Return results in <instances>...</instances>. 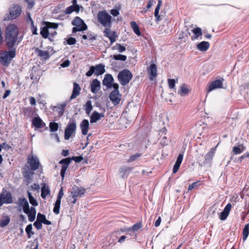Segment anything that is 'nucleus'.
Returning a JSON list of instances; mask_svg holds the SVG:
<instances>
[{
	"label": "nucleus",
	"mask_w": 249,
	"mask_h": 249,
	"mask_svg": "<svg viewBox=\"0 0 249 249\" xmlns=\"http://www.w3.org/2000/svg\"><path fill=\"white\" fill-rule=\"evenodd\" d=\"M189 92V90L187 87V85L183 84L180 87V89L178 90V94L181 96L186 95Z\"/></svg>",
	"instance_id": "obj_31"
},
{
	"label": "nucleus",
	"mask_w": 249,
	"mask_h": 249,
	"mask_svg": "<svg viewBox=\"0 0 249 249\" xmlns=\"http://www.w3.org/2000/svg\"><path fill=\"white\" fill-rule=\"evenodd\" d=\"M193 33L195 34V37H192L193 40L194 39H197L199 36L202 35V31L200 28L197 27L193 30Z\"/></svg>",
	"instance_id": "obj_44"
},
{
	"label": "nucleus",
	"mask_w": 249,
	"mask_h": 249,
	"mask_svg": "<svg viewBox=\"0 0 249 249\" xmlns=\"http://www.w3.org/2000/svg\"><path fill=\"white\" fill-rule=\"evenodd\" d=\"M18 29L14 24H10L6 28L5 42L8 49H12L18 46L19 41H18Z\"/></svg>",
	"instance_id": "obj_1"
},
{
	"label": "nucleus",
	"mask_w": 249,
	"mask_h": 249,
	"mask_svg": "<svg viewBox=\"0 0 249 249\" xmlns=\"http://www.w3.org/2000/svg\"><path fill=\"white\" fill-rule=\"evenodd\" d=\"M9 18L11 19H16L21 14V7L19 5L15 4L9 9Z\"/></svg>",
	"instance_id": "obj_10"
},
{
	"label": "nucleus",
	"mask_w": 249,
	"mask_h": 249,
	"mask_svg": "<svg viewBox=\"0 0 249 249\" xmlns=\"http://www.w3.org/2000/svg\"><path fill=\"white\" fill-rule=\"evenodd\" d=\"M66 41L67 44L69 45H74L76 43V39L72 37L68 38Z\"/></svg>",
	"instance_id": "obj_56"
},
{
	"label": "nucleus",
	"mask_w": 249,
	"mask_h": 249,
	"mask_svg": "<svg viewBox=\"0 0 249 249\" xmlns=\"http://www.w3.org/2000/svg\"><path fill=\"white\" fill-rule=\"evenodd\" d=\"M24 170L22 171V174L23 177L26 178V180L30 182L33 178L34 175L33 171L29 169L28 166L23 168Z\"/></svg>",
	"instance_id": "obj_20"
},
{
	"label": "nucleus",
	"mask_w": 249,
	"mask_h": 249,
	"mask_svg": "<svg viewBox=\"0 0 249 249\" xmlns=\"http://www.w3.org/2000/svg\"><path fill=\"white\" fill-rule=\"evenodd\" d=\"M76 128V122L75 119H71L65 130L64 138L66 140H69L72 134L75 131Z\"/></svg>",
	"instance_id": "obj_6"
},
{
	"label": "nucleus",
	"mask_w": 249,
	"mask_h": 249,
	"mask_svg": "<svg viewBox=\"0 0 249 249\" xmlns=\"http://www.w3.org/2000/svg\"><path fill=\"white\" fill-rule=\"evenodd\" d=\"M147 71L149 74V79L150 80H153V79L157 76V65L154 63L151 64L150 67L148 68Z\"/></svg>",
	"instance_id": "obj_15"
},
{
	"label": "nucleus",
	"mask_w": 249,
	"mask_h": 249,
	"mask_svg": "<svg viewBox=\"0 0 249 249\" xmlns=\"http://www.w3.org/2000/svg\"><path fill=\"white\" fill-rule=\"evenodd\" d=\"M71 159L70 158H67L61 160L59 161V163L62 164L61 169L60 171V176L62 178H64L65 172L69 165L71 163Z\"/></svg>",
	"instance_id": "obj_12"
},
{
	"label": "nucleus",
	"mask_w": 249,
	"mask_h": 249,
	"mask_svg": "<svg viewBox=\"0 0 249 249\" xmlns=\"http://www.w3.org/2000/svg\"><path fill=\"white\" fill-rule=\"evenodd\" d=\"M89 122L87 119H84L80 124L81 129V133L83 135H86L88 134L89 129Z\"/></svg>",
	"instance_id": "obj_22"
},
{
	"label": "nucleus",
	"mask_w": 249,
	"mask_h": 249,
	"mask_svg": "<svg viewBox=\"0 0 249 249\" xmlns=\"http://www.w3.org/2000/svg\"><path fill=\"white\" fill-rule=\"evenodd\" d=\"M133 167L127 166H123L120 169V173L121 174V177L123 178H126L128 174L133 170Z\"/></svg>",
	"instance_id": "obj_27"
},
{
	"label": "nucleus",
	"mask_w": 249,
	"mask_h": 249,
	"mask_svg": "<svg viewBox=\"0 0 249 249\" xmlns=\"http://www.w3.org/2000/svg\"><path fill=\"white\" fill-rule=\"evenodd\" d=\"M216 147L217 146H216L215 147L212 148L205 155V160L202 163L203 165L210 164L212 162L213 157L215 153Z\"/></svg>",
	"instance_id": "obj_13"
},
{
	"label": "nucleus",
	"mask_w": 249,
	"mask_h": 249,
	"mask_svg": "<svg viewBox=\"0 0 249 249\" xmlns=\"http://www.w3.org/2000/svg\"><path fill=\"white\" fill-rule=\"evenodd\" d=\"M73 90L70 97L71 100L76 98L77 96L80 94L81 91V88L78 84L74 82L73 83Z\"/></svg>",
	"instance_id": "obj_24"
},
{
	"label": "nucleus",
	"mask_w": 249,
	"mask_h": 249,
	"mask_svg": "<svg viewBox=\"0 0 249 249\" xmlns=\"http://www.w3.org/2000/svg\"><path fill=\"white\" fill-rule=\"evenodd\" d=\"M51 132H55L58 128V124L55 122H51L49 124Z\"/></svg>",
	"instance_id": "obj_49"
},
{
	"label": "nucleus",
	"mask_w": 249,
	"mask_h": 249,
	"mask_svg": "<svg viewBox=\"0 0 249 249\" xmlns=\"http://www.w3.org/2000/svg\"><path fill=\"white\" fill-rule=\"evenodd\" d=\"M110 57H112L114 59L116 60H121L123 61H125L127 59V57L126 55L121 54H114L113 55H111Z\"/></svg>",
	"instance_id": "obj_42"
},
{
	"label": "nucleus",
	"mask_w": 249,
	"mask_h": 249,
	"mask_svg": "<svg viewBox=\"0 0 249 249\" xmlns=\"http://www.w3.org/2000/svg\"><path fill=\"white\" fill-rule=\"evenodd\" d=\"M169 87L170 89H174L175 87L176 81L174 79H169L168 80Z\"/></svg>",
	"instance_id": "obj_57"
},
{
	"label": "nucleus",
	"mask_w": 249,
	"mask_h": 249,
	"mask_svg": "<svg viewBox=\"0 0 249 249\" xmlns=\"http://www.w3.org/2000/svg\"><path fill=\"white\" fill-rule=\"evenodd\" d=\"M40 35L42 36L44 38H47L49 36V30L47 29V27L44 26L43 27L41 28Z\"/></svg>",
	"instance_id": "obj_43"
},
{
	"label": "nucleus",
	"mask_w": 249,
	"mask_h": 249,
	"mask_svg": "<svg viewBox=\"0 0 249 249\" xmlns=\"http://www.w3.org/2000/svg\"><path fill=\"white\" fill-rule=\"evenodd\" d=\"M13 201L12 196L10 192H2L0 194V206L4 204H11Z\"/></svg>",
	"instance_id": "obj_9"
},
{
	"label": "nucleus",
	"mask_w": 249,
	"mask_h": 249,
	"mask_svg": "<svg viewBox=\"0 0 249 249\" xmlns=\"http://www.w3.org/2000/svg\"><path fill=\"white\" fill-rule=\"evenodd\" d=\"M45 27H47V29H56L58 27V25L54 23H51L49 22H44Z\"/></svg>",
	"instance_id": "obj_50"
},
{
	"label": "nucleus",
	"mask_w": 249,
	"mask_h": 249,
	"mask_svg": "<svg viewBox=\"0 0 249 249\" xmlns=\"http://www.w3.org/2000/svg\"><path fill=\"white\" fill-rule=\"evenodd\" d=\"M10 221V218L8 216H6L0 221V227H4L8 225Z\"/></svg>",
	"instance_id": "obj_47"
},
{
	"label": "nucleus",
	"mask_w": 249,
	"mask_h": 249,
	"mask_svg": "<svg viewBox=\"0 0 249 249\" xmlns=\"http://www.w3.org/2000/svg\"><path fill=\"white\" fill-rule=\"evenodd\" d=\"M84 109L87 114L89 115L92 110V102L91 100H88L84 105Z\"/></svg>",
	"instance_id": "obj_34"
},
{
	"label": "nucleus",
	"mask_w": 249,
	"mask_h": 249,
	"mask_svg": "<svg viewBox=\"0 0 249 249\" xmlns=\"http://www.w3.org/2000/svg\"><path fill=\"white\" fill-rule=\"evenodd\" d=\"M87 35L88 36V39H89L90 40H92V41L96 40V38H97L96 35L92 34L91 32L88 33Z\"/></svg>",
	"instance_id": "obj_63"
},
{
	"label": "nucleus",
	"mask_w": 249,
	"mask_h": 249,
	"mask_svg": "<svg viewBox=\"0 0 249 249\" xmlns=\"http://www.w3.org/2000/svg\"><path fill=\"white\" fill-rule=\"evenodd\" d=\"M36 52L38 53V55L41 57H43L45 59H47L50 57L48 51H43L38 49L36 50Z\"/></svg>",
	"instance_id": "obj_33"
},
{
	"label": "nucleus",
	"mask_w": 249,
	"mask_h": 249,
	"mask_svg": "<svg viewBox=\"0 0 249 249\" xmlns=\"http://www.w3.org/2000/svg\"><path fill=\"white\" fill-rule=\"evenodd\" d=\"M83 24H86L84 20L79 17H75L71 22L72 25H82Z\"/></svg>",
	"instance_id": "obj_41"
},
{
	"label": "nucleus",
	"mask_w": 249,
	"mask_h": 249,
	"mask_svg": "<svg viewBox=\"0 0 249 249\" xmlns=\"http://www.w3.org/2000/svg\"><path fill=\"white\" fill-rule=\"evenodd\" d=\"M249 234V223L245 225L243 231V240H246Z\"/></svg>",
	"instance_id": "obj_40"
},
{
	"label": "nucleus",
	"mask_w": 249,
	"mask_h": 249,
	"mask_svg": "<svg viewBox=\"0 0 249 249\" xmlns=\"http://www.w3.org/2000/svg\"><path fill=\"white\" fill-rule=\"evenodd\" d=\"M32 229L33 227L31 224L28 225L25 228V231L27 233L28 238H30L31 236L34 234V232L32 231Z\"/></svg>",
	"instance_id": "obj_45"
},
{
	"label": "nucleus",
	"mask_w": 249,
	"mask_h": 249,
	"mask_svg": "<svg viewBox=\"0 0 249 249\" xmlns=\"http://www.w3.org/2000/svg\"><path fill=\"white\" fill-rule=\"evenodd\" d=\"M17 205L19 207H22L23 212H26L30 208L27 200L24 197L18 198Z\"/></svg>",
	"instance_id": "obj_16"
},
{
	"label": "nucleus",
	"mask_w": 249,
	"mask_h": 249,
	"mask_svg": "<svg viewBox=\"0 0 249 249\" xmlns=\"http://www.w3.org/2000/svg\"><path fill=\"white\" fill-rule=\"evenodd\" d=\"M121 96L119 91L113 90L109 95V98L114 105H117L121 101Z\"/></svg>",
	"instance_id": "obj_14"
},
{
	"label": "nucleus",
	"mask_w": 249,
	"mask_h": 249,
	"mask_svg": "<svg viewBox=\"0 0 249 249\" xmlns=\"http://www.w3.org/2000/svg\"><path fill=\"white\" fill-rule=\"evenodd\" d=\"M101 89L100 82L97 79H93L90 84L91 91L94 94L98 92Z\"/></svg>",
	"instance_id": "obj_17"
},
{
	"label": "nucleus",
	"mask_w": 249,
	"mask_h": 249,
	"mask_svg": "<svg viewBox=\"0 0 249 249\" xmlns=\"http://www.w3.org/2000/svg\"><path fill=\"white\" fill-rule=\"evenodd\" d=\"M231 204L228 203L224 208V210L221 213L220 215V219L221 220H225L227 219L230 211L231 209Z\"/></svg>",
	"instance_id": "obj_26"
},
{
	"label": "nucleus",
	"mask_w": 249,
	"mask_h": 249,
	"mask_svg": "<svg viewBox=\"0 0 249 249\" xmlns=\"http://www.w3.org/2000/svg\"><path fill=\"white\" fill-rule=\"evenodd\" d=\"M246 147L243 144H241L237 146H234L232 149V152L234 154H240L244 151Z\"/></svg>",
	"instance_id": "obj_32"
},
{
	"label": "nucleus",
	"mask_w": 249,
	"mask_h": 249,
	"mask_svg": "<svg viewBox=\"0 0 249 249\" xmlns=\"http://www.w3.org/2000/svg\"><path fill=\"white\" fill-rule=\"evenodd\" d=\"M24 213L27 214L29 221L33 222L35 220L36 215V210L35 207H31L30 209Z\"/></svg>",
	"instance_id": "obj_25"
},
{
	"label": "nucleus",
	"mask_w": 249,
	"mask_h": 249,
	"mask_svg": "<svg viewBox=\"0 0 249 249\" xmlns=\"http://www.w3.org/2000/svg\"><path fill=\"white\" fill-rule=\"evenodd\" d=\"M161 4H162L161 0H159L158 4L155 8V12H154L155 17H157L158 15H159V11H160V9Z\"/></svg>",
	"instance_id": "obj_51"
},
{
	"label": "nucleus",
	"mask_w": 249,
	"mask_h": 249,
	"mask_svg": "<svg viewBox=\"0 0 249 249\" xmlns=\"http://www.w3.org/2000/svg\"><path fill=\"white\" fill-rule=\"evenodd\" d=\"M123 231H126L127 234H129L130 236L134 235V231L131 229V228H129L124 230H122Z\"/></svg>",
	"instance_id": "obj_62"
},
{
	"label": "nucleus",
	"mask_w": 249,
	"mask_h": 249,
	"mask_svg": "<svg viewBox=\"0 0 249 249\" xmlns=\"http://www.w3.org/2000/svg\"><path fill=\"white\" fill-rule=\"evenodd\" d=\"M27 164L32 171H36L38 169L40 162L38 158L33 155H29L27 159Z\"/></svg>",
	"instance_id": "obj_7"
},
{
	"label": "nucleus",
	"mask_w": 249,
	"mask_h": 249,
	"mask_svg": "<svg viewBox=\"0 0 249 249\" xmlns=\"http://www.w3.org/2000/svg\"><path fill=\"white\" fill-rule=\"evenodd\" d=\"M27 4L28 9H32L35 5V2L34 0H24Z\"/></svg>",
	"instance_id": "obj_55"
},
{
	"label": "nucleus",
	"mask_w": 249,
	"mask_h": 249,
	"mask_svg": "<svg viewBox=\"0 0 249 249\" xmlns=\"http://www.w3.org/2000/svg\"><path fill=\"white\" fill-rule=\"evenodd\" d=\"M224 81L223 78L220 79H217L213 81L209 86L207 89L208 93L211 92L212 90L222 88L223 82Z\"/></svg>",
	"instance_id": "obj_11"
},
{
	"label": "nucleus",
	"mask_w": 249,
	"mask_h": 249,
	"mask_svg": "<svg viewBox=\"0 0 249 249\" xmlns=\"http://www.w3.org/2000/svg\"><path fill=\"white\" fill-rule=\"evenodd\" d=\"M130 25L131 28H132L134 32L138 36H140L141 35V31L140 30L139 27L138 26L136 22L134 21H132L130 22Z\"/></svg>",
	"instance_id": "obj_35"
},
{
	"label": "nucleus",
	"mask_w": 249,
	"mask_h": 249,
	"mask_svg": "<svg viewBox=\"0 0 249 249\" xmlns=\"http://www.w3.org/2000/svg\"><path fill=\"white\" fill-rule=\"evenodd\" d=\"M105 72V66L102 64H99L96 66H90L89 70L86 72V75L90 77L94 73L95 75L99 76L103 74Z\"/></svg>",
	"instance_id": "obj_5"
},
{
	"label": "nucleus",
	"mask_w": 249,
	"mask_h": 249,
	"mask_svg": "<svg viewBox=\"0 0 249 249\" xmlns=\"http://www.w3.org/2000/svg\"><path fill=\"white\" fill-rule=\"evenodd\" d=\"M142 156L141 154L140 153H136L132 156H131L129 159L127 160V162L128 163H130L133 162L135 160H137L141 156Z\"/></svg>",
	"instance_id": "obj_48"
},
{
	"label": "nucleus",
	"mask_w": 249,
	"mask_h": 249,
	"mask_svg": "<svg viewBox=\"0 0 249 249\" xmlns=\"http://www.w3.org/2000/svg\"><path fill=\"white\" fill-rule=\"evenodd\" d=\"M114 79L112 75L110 74H107L105 75V77L103 80V84L107 86V88H112V83Z\"/></svg>",
	"instance_id": "obj_18"
},
{
	"label": "nucleus",
	"mask_w": 249,
	"mask_h": 249,
	"mask_svg": "<svg viewBox=\"0 0 249 249\" xmlns=\"http://www.w3.org/2000/svg\"><path fill=\"white\" fill-rule=\"evenodd\" d=\"M46 216L42 213H38L37 215V218L36 220L37 221H39L41 223H43L46 219Z\"/></svg>",
	"instance_id": "obj_54"
},
{
	"label": "nucleus",
	"mask_w": 249,
	"mask_h": 249,
	"mask_svg": "<svg viewBox=\"0 0 249 249\" xmlns=\"http://www.w3.org/2000/svg\"><path fill=\"white\" fill-rule=\"evenodd\" d=\"M63 195H64L63 190V188L62 187V188H61V189H60V190L59 191L58 194L57 196L56 200L61 201V198L63 197Z\"/></svg>",
	"instance_id": "obj_60"
},
{
	"label": "nucleus",
	"mask_w": 249,
	"mask_h": 249,
	"mask_svg": "<svg viewBox=\"0 0 249 249\" xmlns=\"http://www.w3.org/2000/svg\"><path fill=\"white\" fill-rule=\"evenodd\" d=\"M61 201L58 200H56L54 208L53 209V212L56 214H58L59 213V210L60 208Z\"/></svg>",
	"instance_id": "obj_46"
},
{
	"label": "nucleus",
	"mask_w": 249,
	"mask_h": 249,
	"mask_svg": "<svg viewBox=\"0 0 249 249\" xmlns=\"http://www.w3.org/2000/svg\"><path fill=\"white\" fill-rule=\"evenodd\" d=\"M142 227V224L141 222H138L133 225L130 228L134 231H138Z\"/></svg>",
	"instance_id": "obj_52"
},
{
	"label": "nucleus",
	"mask_w": 249,
	"mask_h": 249,
	"mask_svg": "<svg viewBox=\"0 0 249 249\" xmlns=\"http://www.w3.org/2000/svg\"><path fill=\"white\" fill-rule=\"evenodd\" d=\"M23 113L25 116L32 117L34 114V111L32 107H28L24 108Z\"/></svg>",
	"instance_id": "obj_37"
},
{
	"label": "nucleus",
	"mask_w": 249,
	"mask_h": 249,
	"mask_svg": "<svg viewBox=\"0 0 249 249\" xmlns=\"http://www.w3.org/2000/svg\"><path fill=\"white\" fill-rule=\"evenodd\" d=\"M66 106V104L63 103L57 106H54L52 109L54 112L57 113L58 117H61L64 114Z\"/></svg>",
	"instance_id": "obj_23"
},
{
	"label": "nucleus",
	"mask_w": 249,
	"mask_h": 249,
	"mask_svg": "<svg viewBox=\"0 0 249 249\" xmlns=\"http://www.w3.org/2000/svg\"><path fill=\"white\" fill-rule=\"evenodd\" d=\"M198 183H199V181H196V182H194L192 184H190L188 188V190L189 191L192 190L195 187H196L199 185Z\"/></svg>",
	"instance_id": "obj_59"
},
{
	"label": "nucleus",
	"mask_w": 249,
	"mask_h": 249,
	"mask_svg": "<svg viewBox=\"0 0 249 249\" xmlns=\"http://www.w3.org/2000/svg\"><path fill=\"white\" fill-rule=\"evenodd\" d=\"M110 28H106L104 31L105 36L110 40V43L112 44L116 41L117 36L114 32H110Z\"/></svg>",
	"instance_id": "obj_21"
},
{
	"label": "nucleus",
	"mask_w": 249,
	"mask_h": 249,
	"mask_svg": "<svg viewBox=\"0 0 249 249\" xmlns=\"http://www.w3.org/2000/svg\"><path fill=\"white\" fill-rule=\"evenodd\" d=\"M27 195L28 197L29 198V200L30 203L33 206H37L38 205V202L36 199L34 198V197L32 196L31 193L28 191L27 192Z\"/></svg>",
	"instance_id": "obj_39"
},
{
	"label": "nucleus",
	"mask_w": 249,
	"mask_h": 249,
	"mask_svg": "<svg viewBox=\"0 0 249 249\" xmlns=\"http://www.w3.org/2000/svg\"><path fill=\"white\" fill-rule=\"evenodd\" d=\"M86 192V189L83 187H78L76 185H74L70 191V196L71 197H81L83 196Z\"/></svg>",
	"instance_id": "obj_8"
},
{
	"label": "nucleus",
	"mask_w": 249,
	"mask_h": 249,
	"mask_svg": "<svg viewBox=\"0 0 249 249\" xmlns=\"http://www.w3.org/2000/svg\"><path fill=\"white\" fill-rule=\"evenodd\" d=\"M110 13L114 17H117L119 14V10L117 9H113L110 11Z\"/></svg>",
	"instance_id": "obj_64"
},
{
	"label": "nucleus",
	"mask_w": 249,
	"mask_h": 249,
	"mask_svg": "<svg viewBox=\"0 0 249 249\" xmlns=\"http://www.w3.org/2000/svg\"><path fill=\"white\" fill-rule=\"evenodd\" d=\"M132 76L133 75L129 70L124 69L118 73V79L122 86H125L129 82Z\"/></svg>",
	"instance_id": "obj_4"
},
{
	"label": "nucleus",
	"mask_w": 249,
	"mask_h": 249,
	"mask_svg": "<svg viewBox=\"0 0 249 249\" xmlns=\"http://www.w3.org/2000/svg\"><path fill=\"white\" fill-rule=\"evenodd\" d=\"M71 160H74L75 162H80L83 159V157L80 156H73L71 158Z\"/></svg>",
	"instance_id": "obj_58"
},
{
	"label": "nucleus",
	"mask_w": 249,
	"mask_h": 249,
	"mask_svg": "<svg viewBox=\"0 0 249 249\" xmlns=\"http://www.w3.org/2000/svg\"><path fill=\"white\" fill-rule=\"evenodd\" d=\"M75 10V6L74 5H71L68 7L65 10V13L66 14H70Z\"/></svg>",
	"instance_id": "obj_53"
},
{
	"label": "nucleus",
	"mask_w": 249,
	"mask_h": 249,
	"mask_svg": "<svg viewBox=\"0 0 249 249\" xmlns=\"http://www.w3.org/2000/svg\"><path fill=\"white\" fill-rule=\"evenodd\" d=\"M97 18L98 21L104 27L106 28L111 27L112 18L106 11H99L97 14Z\"/></svg>",
	"instance_id": "obj_3"
},
{
	"label": "nucleus",
	"mask_w": 249,
	"mask_h": 249,
	"mask_svg": "<svg viewBox=\"0 0 249 249\" xmlns=\"http://www.w3.org/2000/svg\"><path fill=\"white\" fill-rule=\"evenodd\" d=\"M100 120L99 113L94 111L90 117V122L91 124L95 123Z\"/></svg>",
	"instance_id": "obj_36"
},
{
	"label": "nucleus",
	"mask_w": 249,
	"mask_h": 249,
	"mask_svg": "<svg viewBox=\"0 0 249 249\" xmlns=\"http://www.w3.org/2000/svg\"><path fill=\"white\" fill-rule=\"evenodd\" d=\"M210 47V43L207 41H202L198 43L197 46V49L201 51V52H205Z\"/></svg>",
	"instance_id": "obj_29"
},
{
	"label": "nucleus",
	"mask_w": 249,
	"mask_h": 249,
	"mask_svg": "<svg viewBox=\"0 0 249 249\" xmlns=\"http://www.w3.org/2000/svg\"><path fill=\"white\" fill-rule=\"evenodd\" d=\"M42 223L39 222V221H37V220H36L34 223V226L36 227V228L37 230H40L42 228Z\"/></svg>",
	"instance_id": "obj_61"
},
{
	"label": "nucleus",
	"mask_w": 249,
	"mask_h": 249,
	"mask_svg": "<svg viewBox=\"0 0 249 249\" xmlns=\"http://www.w3.org/2000/svg\"><path fill=\"white\" fill-rule=\"evenodd\" d=\"M73 27L72 29V33L73 34H75L77 32H82L86 31L88 29V26L86 24H83L82 25H72Z\"/></svg>",
	"instance_id": "obj_28"
},
{
	"label": "nucleus",
	"mask_w": 249,
	"mask_h": 249,
	"mask_svg": "<svg viewBox=\"0 0 249 249\" xmlns=\"http://www.w3.org/2000/svg\"><path fill=\"white\" fill-rule=\"evenodd\" d=\"M9 49L8 51L0 50V62L4 66H8L16 56V47Z\"/></svg>",
	"instance_id": "obj_2"
},
{
	"label": "nucleus",
	"mask_w": 249,
	"mask_h": 249,
	"mask_svg": "<svg viewBox=\"0 0 249 249\" xmlns=\"http://www.w3.org/2000/svg\"><path fill=\"white\" fill-rule=\"evenodd\" d=\"M50 194V191L48 185L45 183L43 184V186L41 189V196L42 198L45 199L47 196Z\"/></svg>",
	"instance_id": "obj_30"
},
{
	"label": "nucleus",
	"mask_w": 249,
	"mask_h": 249,
	"mask_svg": "<svg viewBox=\"0 0 249 249\" xmlns=\"http://www.w3.org/2000/svg\"><path fill=\"white\" fill-rule=\"evenodd\" d=\"M32 124L37 128H42L46 125L45 123L39 117H36L33 118Z\"/></svg>",
	"instance_id": "obj_19"
},
{
	"label": "nucleus",
	"mask_w": 249,
	"mask_h": 249,
	"mask_svg": "<svg viewBox=\"0 0 249 249\" xmlns=\"http://www.w3.org/2000/svg\"><path fill=\"white\" fill-rule=\"evenodd\" d=\"M112 50H117L119 53H123L126 50L125 45L119 43H116V45L112 47Z\"/></svg>",
	"instance_id": "obj_38"
}]
</instances>
